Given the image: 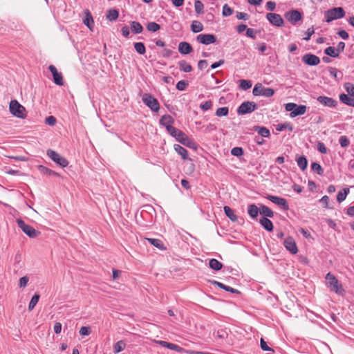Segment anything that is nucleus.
Instances as JSON below:
<instances>
[{"mask_svg":"<svg viewBox=\"0 0 354 354\" xmlns=\"http://www.w3.org/2000/svg\"><path fill=\"white\" fill-rule=\"evenodd\" d=\"M312 169L319 175H322L324 173L323 169L319 163L313 162L311 165Z\"/></svg>","mask_w":354,"mask_h":354,"instance_id":"nucleus-49","label":"nucleus"},{"mask_svg":"<svg viewBox=\"0 0 354 354\" xmlns=\"http://www.w3.org/2000/svg\"><path fill=\"white\" fill-rule=\"evenodd\" d=\"M151 245L160 250H165L166 248L164 246L162 241L158 239H146Z\"/></svg>","mask_w":354,"mask_h":354,"instance_id":"nucleus-30","label":"nucleus"},{"mask_svg":"<svg viewBox=\"0 0 354 354\" xmlns=\"http://www.w3.org/2000/svg\"><path fill=\"white\" fill-rule=\"evenodd\" d=\"M126 347V344L124 341L120 340L116 342L113 346V352L114 353H118L123 350H124Z\"/></svg>","mask_w":354,"mask_h":354,"instance_id":"nucleus-34","label":"nucleus"},{"mask_svg":"<svg viewBox=\"0 0 354 354\" xmlns=\"http://www.w3.org/2000/svg\"><path fill=\"white\" fill-rule=\"evenodd\" d=\"M188 85L187 82L185 80L179 81L176 84V88L179 91H184Z\"/></svg>","mask_w":354,"mask_h":354,"instance_id":"nucleus-60","label":"nucleus"},{"mask_svg":"<svg viewBox=\"0 0 354 354\" xmlns=\"http://www.w3.org/2000/svg\"><path fill=\"white\" fill-rule=\"evenodd\" d=\"M174 122V118L169 115H164L160 120V124L165 127L167 129H169V127H172Z\"/></svg>","mask_w":354,"mask_h":354,"instance_id":"nucleus-21","label":"nucleus"},{"mask_svg":"<svg viewBox=\"0 0 354 354\" xmlns=\"http://www.w3.org/2000/svg\"><path fill=\"white\" fill-rule=\"evenodd\" d=\"M261 225L268 231L273 230V224L272 221L266 217H262L259 220Z\"/></svg>","mask_w":354,"mask_h":354,"instance_id":"nucleus-23","label":"nucleus"},{"mask_svg":"<svg viewBox=\"0 0 354 354\" xmlns=\"http://www.w3.org/2000/svg\"><path fill=\"white\" fill-rule=\"evenodd\" d=\"M301 59L304 63L309 66H317L320 62L319 57L310 53L304 55Z\"/></svg>","mask_w":354,"mask_h":354,"instance_id":"nucleus-13","label":"nucleus"},{"mask_svg":"<svg viewBox=\"0 0 354 354\" xmlns=\"http://www.w3.org/2000/svg\"><path fill=\"white\" fill-rule=\"evenodd\" d=\"M178 51L183 55H187L193 51V48L189 43L182 41L178 44Z\"/></svg>","mask_w":354,"mask_h":354,"instance_id":"nucleus-20","label":"nucleus"},{"mask_svg":"<svg viewBox=\"0 0 354 354\" xmlns=\"http://www.w3.org/2000/svg\"><path fill=\"white\" fill-rule=\"evenodd\" d=\"M10 111L13 115L19 118H24L26 115L25 107L15 100L10 102Z\"/></svg>","mask_w":354,"mask_h":354,"instance_id":"nucleus-4","label":"nucleus"},{"mask_svg":"<svg viewBox=\"0 0 354 354\" xmlns=\"http://www.w3.org/2000/svg\"><path fill=\"white\" fill-rule=\"evenodd\" d=\"M209 267L214 270H220L222 267H223V264L218 261V260L215 259H212L209 261Z\"/></svg>","mask_w":354,"mask_h":354,"instance_id":"nucleus-35","label":"nucleus"},{"mask_svg":"<svg viewBox=\"0 0 354 354\" xmlns=\"http://www.w3.org/2000/svg\"><path fill=\"white\" fill-rule=\"evenodd\" d=\"M168 133L173 137L176 138V140L178 139V135L179 132H182L181 131L177 129L176 128L172 127H169V129H167Z\"/></svg>","mask_w":354,"mask_h":354,"instance_id":"nucleus-51","label":"nucleus"},{"mask_svg":"<svg viewBox=\"0 0 354 354\" xmlns=\"http://www.w3.org/2000/svg\"><path fill=\"white\" fill-rule=\"evenodd\" d=\"M223 209H224V212H225V215L233 222H235L237 221L238 219V217L237 216L234 214V210L230 208L229 206H225L223 207Z\"/></svg>","mask_w":354,"mask_h":354,"instance_id":"nucleus-28","label":"nucleus"},{"mask_svg":"<svg viewBox=\"0 0 354 354\" xmlns=\"http://www.w3.org/2000/svg\"><path fill=\"white\" fill-rule=\"evenodd\" d=\"M147 29L150 32H156L160 29V26L156 22H149L147 24Z\"/></svg>","mask_w":354,"mask_h":354,"instance_id":"nucleus-43","label":"nucleus"},{"mask_svg":"<svg viewBox=\"0 0 354 354\" xmlns=\"http://www.w3.org/2000/svg\"><path fill=\"white\" fill-rule=\"evenodd\" d=\"M47 155L52 160L62 167H66L68 165V161L65 158L61 156L58 153L53 150H48Z\"/></svg>","mask_w":354,"mask_h":354,"instance_id":"nucleus-8","label":"nucleus"},{"mask_svg":"<svg viewBox=\"0 0 354 354\" xmlns=\"http://www.w3.org/2000/svg\"><path fill=\"white\" fill-rule=\"evenodd\" d=\"M313 33L314 28L313 27L308 28V30L306 32V37L304 38V39L306 41L309 40Z\"/></svg>","mask_w":354,"mask_h":354,"instance_id":"nucleus-63","label":"nucleus"},{"mask_svg":"<svg viewBox=\"0 0 354 354\" xmlns=\"http://www.w3.org/2000/svg\"><path fill=\"white\" fill-rule=\"evenodd\" d=\"M324 53L326 55L330 56L332 57H337L339 55L338 52L337 51V50L334 47H332V46H329V47L326 48L324 50Z\"/></svg>","mask_w":354,"mask_h":354,"instance_id":"nucleus-38","label":"nucleus"},{"mask_svg":"<svg viewBox=\"0 0 354 354\" xmlns=\"http://www.w3.org/2000/svg\"><path fill=\"white\" fill-rule=\"evenodd\" d=\"M39 169H41V171L43 172L44 174H46L47 175H49V176H52V175H54V176H58V174L56 173L55 171L47 168V167H45L42 165H40L39 166Z\"/></svg>","mask_w":354,"mask_h":354,"instance_id":"nucleus-53","label":"nucleus"},{"mask_svg":"<svg viewBox=\"0 0 354 354\" xmlns=\"http://www.w3.org/2000/svg\"><path fill=\"white\" fill-rule=\"evenodd\" d=\"M262 91H263L262 84L261 83H257L255 84V86L253 88L252 93L255 96L261 95Z\"/></svg>","mask_w":354,"mask_h":354,"instance_id":"nucleus-47","label":"nucleus"},{"mask_svg":"<svg viewBox=\"0 0 354 354\" xmlns=\"http://www.w3.org/2000/svg\"><path fill=\"white\" fill-rule=\"evenodd\" d=\"M259 213L264 216L263 217L272 218L274 216V212L272 210L264 205H261L259 207Z\"/></svg>","mask_w":354,"mask_h":354,"instance_id":"nucleus-22","label":"nucleus"},{"mask_svg":"<svg viewBox=\"0 0 354 354\" xmlns=\"http://www.w3.org/2000/svg\"><path fill=\"white\" fill-rule=\"evenodd\" d=\"M91 333V329L88 326H82L80 329V334L82 336H86L90 335Z\"/></svg>","mask_w":354,"mask_h":354,"instance_id":"nucleus-56","label":"nucleus"},{"mask_svg":"<svg viewBox=\"0 0 354 354\" xmlns=\"http://www.w3.org/2000/svg\"><path fill=\"white\" fill-rule=\"evenodd\" d=\"M326 281L327 284L334 290L337 294L342 295L344 292V290L342 288V284L339 283L337 279L334 274L328 273L326 276Z\"/></svg>","mask_w":354,"mask_h":354,"instance_id":"nucleus-1","label":"nucleus"},{"mask_svg":"<svg viewBox=\"0 0 354 354\" xmlns=\"http://www.w3.org/2000/svg\"><path fill=\"white\" fill-rule=\"evenodd\" d=\"M156 343L161 345L163 347L167 348L170 350L175 351L178 353H183L185 351V350L183 348L173 343H169L162 340H157L156 341Z\"/></svg>","mask_w":354,"mask_h":354,"instance_id":"nucleus-16","label":"nucleus"},{"mask_svg":"<svg viewBox=\"0 0 354 354\" xmlns=\"http://www.w3.org/2000/svg\"><path fill=\"white\" fill-rule=\"evenodd\" d=\"M17 223L19 227H20L21 230L30 238H35L40 234L39 232L35 230V229L32 226L26 224L24 221L20 218L17 220Z\"/></svg>","mask_w":354,"mask_h":354,"instance_id":"nucleus-6","label":"nucleus"},{"mask_svg":"<svg viewBox=\"0 0 354 354\" xmlns=\"http://www.w3.org/2000/svg\"><path fill=\"white\" fill-rule=\"evenodd\" d=\"M287 111H290L291 118H295L297 115H304L306 111V106L305 105H297L295 103H288L285 106Z\"/></svg>","mask_w":354,"mask_h":354,"instance_id":"nucleus-3","label":"nucleus"},{"mask_svg":"<svg viewBox=\"0 0 354 354\" xmlns=\"http://www.w3.org/2000/svg\"><path fill=\"white\" fill-rule=\"evenodd\" d=\"M28 281L29 279L26 276L21 277L19 281V287L21 288H25L27 286Z\"/></svg>","mask_w":354,"mask_h":354,"instance_id":"nucleus-57","label":"nucleus"},{"mask_svg":"<svg viewBox=\"0 0 354 354\" xmlns=\"http://www.w3.org/2000/svg\"><path fill=\"white\" fill-rule=\"evenodd\" d=\"M83 23L90 29L92 30L91 24L93 23V19L88 10H86V16L85 18L83 20Z\"/></svg>","mask_w":354,"mask_h":354,"instance_id":"nucleus-32","label":"nucleus"},{"mask_svg":"<svg viewBox=\"0 0 354 354\" xmlns=\"http://www.w3.org/2000/svg\"><path fill=\"white\" fill-rule=\"evenodd\" d=\"M118 15L119 13L118 10L115 9H111L109 10L106 17L109 21H114L118 19Z\"/></svg>","mask_w":354,"mask_h":354,"instance_id":"nucleus-41","label":"nucleus"},{"mask_svg":"<svg viewBox=\"0 0 354 354\" xmlns=\"http://www.w3.org/2000/svg\"><path fill=\"white\" fill-rule=\"evenodd\" d=\"M248 212L251 218H256L258 216L259 208L256 205L251 204L248 206Z\"/></svg>","mask_w":354,"mask_h":354,"instance_id":"nucleus-29","label":"nucleus"},{"mask_svg":"<svg viewBox=\"0 0 354 354\" xmlns=\"http://www.w3.org/2000/svg\"><path fill=\"white\" fill-rule=\"evenodd\" d=\"M317 100L321 104L329 107H335L337 104V102L335 100L326 96H319Z\"/></svg>","mask_w":354,"mask_h":354,"instance_id":"nucleus-18","label":"nucleus"},{"mask_svg":"<svg viewBox=\"0 0 354 354\" xmlns=\"http://www.w3.org/2000/svg\"><path fill=\"white\" fill-rule=\"evenodd\" d=\"M46 123L50 126H54L56 123V118L54 116H48L46 118Z\"/></svg>","mask_w":354,"mask_h":354,"instance_id":"nucleus-62","label":"nucleus"},{"mask_svg":"<svg viewBox=\"0 0 354 354\" xmlns=\"http://www.w3.org/2000/svg\"><path fill=\"white\" fill-rule=\"evenodd\" d=\"M339 100L342 102L347 104L348 106H354V97H348V95L345 93H342L339 95Z\"/></svg>","mask_w":354,"mask_h":354,"instance_id":"nucleus-27","label":"nucleus"},{"mask_svg":"<svg viewBox=\"0 0 354 354\" xmlns=\"http://www.w3.org/2000/svg\"><path fill=\"white\" fill-rule=\"evenodd\" d=\"M191 29L193 32L197 33L203 30V26L200 21H194L191 25Z\"/></svg>","mask_w":354,"mask_h":354,"instance_id":"nucleus-33","label":"nucleus"},{"mask_svg":"<svg viewBox=\"0 0 354 354\" xmlns=\"http://www.w3.org/2000/svg\"><path fill=\"white\" fill-rule=\"evenodd\" d=\"M286 19L292 24H296L302 18L301 14L297 10H292L285 14Z\"/></svg>","mask_w":354,"mask_h":354,"instance_id":"nucleus-9","label":"nucleus"},{"mask_svg":"<svg viewBox=\"0 0 354 354\" xmlns=\"http://www.w3.org/2000/svg\"><path fill=\"white\" fill-rule=\"evenodd\" d=\"M48 68L53 76L54 82L57 85L62 86L64 84V80L62 73L57 71L54 65H50Z\"/></svg>","mask_w":354,"mask_h":354,"instance_id":"nucleus-14","label":"nucleus"},{"mask_svg":"<svg viewBox=\"0 0 354 354\" xmlns=\"http://www.w3.org/2000/svg\"><path fill=\"white\" fill-rule=\"evenodd\" d=\"M286 129H288L290 131H292L293 130L292 125L290 123H284V124H279L276 128V129L279 131H283Z\"/></svg>","mask_w":354,"mask_h":354,"instance_id":"nucleus-50","label":"nucleus"},{"mask_svg":"<svg viewBox=\"0 0 354 354\" xmlns=\"http://www.w3.org/2000/svg\"><path fill=\"white\" fill-rule=\"evenodd\" d=\"M257 108V105L256 103L253 102H243L237 109V113L239 115H245L247 113H250Z\"/></svg>","mask_w":354,"mask_h":354,"instance_id":"nucleus-7","label":"nucleus"},{"mask_svg":"<svg viewBox=\"0 0 354 354\" xmlns=\"http://www.w3.org/2000/svg\"><path fill=\"white\" fill-rule=\"evenodd\" d=\"M233 12V10L231 8L228 6L227 4H225L223 7V15L224 17L230 16Z\"/></svg>","mask_w":354,"mask_h":354,"instance_id":"nucleus-54","label":"nucleus"},{"mask_svg":"<svg viewBox=\"0 0 354 354\" xmlns=\"http://www.w3.org/2000/svg\"><path fill=\"white\" fill-rule=\"evenodd\" d=\"M156 343L161 345L163 347L167 348L170 350L175 351L178 353H183L185 351V350L183 348L173 343H169L162 340H157L156 341Z\"/></svg>","mask_w":354,"mask_h":354,"instance_id":"nucleus-15","label":"nucleus"},{"mask_svg":"<svg viewBox=\"0 0 354 354\" xmlns=\"http://www.w3.org/2000/svg\"><path fill=\"white\" fill-rule=\"evenodd\" d=\"M39 297H40V296L38 294H35L32 297V299L29 303V305H28V310L30 311H31L35 308V306L37 305V304L39 301Z\"/></svg>","mask_w":354,"mask_h":354,"instance_id":"nucleus-42","label":"nucleus"},{"mask_svg":"<svg viewBox=\"0 0 354 354\" xmlns=\"http://www.w3.org/2000/svg\"><path fill=\"white\" fill-rule=\"evenodd\" d=\"M326 21L329 23L335 19H341L345 16V11L341 7L334 8L325 13Z\"/></svg>","mask_w":354,"mask_h":354,"instance_id":"nucleus-2","label":"nucleus"},{"mask_svg":"<svg viewBox=\"0 0 354 354\" xmlns=\"http://www.w3.org/2000/svg\"><path fill=\"white\" fill-rule=\"evenodd\" d=\"M134 48L136 51L140 55H144L146 52V48L143 43L136 42L134 44Z\"/></svg>","mask_w":354,"mask_h":354,"instance_id":"nucleus-39","label":"nucleus"},{"mask_svg":"<svg viewBox=\"0 0 354 354\" xmlns=\"http://www.w3.org/2000/svg\"><path fill=\"white\" fill-rule=\"evenodd\" d=\"M200 107L203 111L209 110L212 107V102L210 100L206 101L205 102L201 104Z\"/></svg>","mask_w":354,"mask_h":354,"instance_id":"nucleus-61","label":"nucleus"},{"mask_svg":"<svg viewBox=\"0 0 354 354\" xmlns=\"http://www.w3.org/2000/svg\"><path fill=\"white\" fill-rule=\"evenodd\" d=\"M260 346H261V349L263 351H274V350L272 348H271L270 347H269L267 345L266 342L263 338L261 339Z\"/></svg>","mask_w":354,"mask_h":354,"instance_id":"nucleus-59","label":"nucleus"},{"mask_svg":"<svg viewBox=\"0 0 354 354\" xmlns=\"http://www.w3.org/2000/svg\"><path fill=\"white\" fill-rule=\"evenodd\" d=\"M142 101L145 105L151 109L153 111L157 112L160 109V104L151 94L145 93L142 96Z\"/></svg>","mask_w":354,"mask_h":354,"instance_id":"nucleus-5","label":"nucleus"},{"mask_svg":"<svg viewBox=\"0 0 354 354\" xmlns=\"http://www.w3.org/2000/svg\"><path fill=\"white\" fill-rule=\"evenodd\" d=\"M274 93V89L271 88H263L262 94L261 95L265 97H272Z\"/></svg>","mask_w":354,"mask_h":354,"instance_id":"nucleus-52","label":"nucleus"},{"mask_svg":"<svg viewBox=\"0 0 354 354\" xmlns=\"http://www.w3.org/2000/svg\"><path fill=\"white\" fill-rule=\"evenodd\" d=\"M196 40L201 44L209 45L216 41V37L212 34H201L196 37Z\"/></svg>","mask_w":354,"mask_h":354,"instance_id":"nucleus-12","label":"nucleus"},{"mask_svg":"<svg viewBox=\"0 0 354 354\" xmlns=\"http://www.w3.org/2000/svg\"><path fill=\"white\" fill-rule=\"evenodd\" d=\"M194 8H195V10L196 12L198 13V14H202L203 13L204 10V6H203V3L199 1V0H196L195 2H194Z\"/></svg>","mask_w":354,"mask_h":354,"instance_id":"nucleus-44","label":"nucleus"},{"mask_svg":"<svg viewBox=\"0 0 354 354\" xmlns=\"http://www.w3.org/2000/svg\"><path fill=\"white\" fill-rule=\"evenodd\" d=\"M229 113V109L226 106L217 109L216 115L218 117L226 116Z\"/></svg>","mask_w":354,"mask_h":354,"instance_id":"nucleus-46","label":"nucleus"},{"mask_svg":"<svg viewBox=\"0 0 354 354\" xmlns=\"http://www.w3.org/2000/svg\"><path fill=\"white\" fill-rule=\"evenodd\" d=\"M254 130L263 138H268L270 136V131L266 127L254 126Z\"/></svg>","mask_w":354,"mask_h":354,"instance_id":"nucleus-25","label":"nucleus"},{"mask_svg":"<svg viewBox=\"0 0 354 354\" xmlns=\"http://www.w3.org/2000/svg\"><path fill=\"white\" fill-rule=\"evenodd\" d=\"M252 86V82L250 80H240L239 87L243 90H248Z\"/></svg>","mask_w":354,"mask_h":354,"instance_id":"nucleus-45","label":"nucleus"},{"mask_svg":"<svg viewBox=\"0 0 354 354\" xmlns=\"http://www.w3.org/2000/svg\"><path fill=\"white\" fill-rule=\"evenodd\" d=\"M231 153L235 156H241L243 153V150L241 147H234L231 150Z\"/></svg>","mask_w":354,"mask_h":354,"instance_id":"nucleus-58","label":"nucleus"},{"mask_svg":"<svg viewBox=\"0 0 354 354\" xmlns=\"http://www.w3.org/2000/svg\"><path fill=\"white\" fill-rule=\"evenodd\" d=\"M180 71L188 73L192 71V67L190 64L187 63L185 61H180L178 63Z\"/></svg>","mask_w":354,"mask_h":354,"instance_id":"nucleus-40","label":"nucleus"},{"mask_svg":"<svg viewBox=\"0 0 354 354\" xmlns=\"http://www.w3.org/2000/svg\"><path fill=\"white\" fill-rule=\"evenodd\" d=\"M174 150L182 157L183 159L186 160L188 158V152L186 149L180 145H174Z\"/></svg>","mask_w":354,"mask_h":354,"instance_id":"nucleus-26","label":"nucleus"},{"mask_svg":"<svg viewBox=\"0 0 354 354\" xmlns=\"http://www.w3.org/2000/svg\"><path fill=\"white\" fill-rule=\"evenodd\" d=\"M297 162L298 166L302 171H304L307 168L308 162L304 156L299 157L297 160Z\"/></svg>","mask_w":354,"mask_h":354,"instance_id":"nucleus-37","label":"nucleus"},{"mask_svg":"<svg viewBox=\"0 0 354 354\" xmlns=\"http://www.w3.org/2000/svg\"><path fill=\"white\" fill-rule=\"evenodd\" d=\"M349 193V189L348 188H344L342 191H339L337 196V200L339 203L342 202L344 201L346 198V196Z\"/></svg>","mask_w":354,"mask_h":354,"instance_id":"nucleus-36","label":"nucleus"},{"mask_svg":"<svg viewBox=\"0 0 354 354\" xmlns=\"http://www.w3.org/2000/svg\"><path fill=\"white\" fill-rule=\"evenodd\" d=\"M177 140L187 147H194L195 144L183 132L178 133Z\"/></svg>","mask_w":354,"mask_h":354,"instance_id":"nucleus-19","label":"nucleus"},{"mask_svg":"<svg viewBox=\"0 0 354 354\" xmlns=\"http://www.w3.org/2000/svg\"><path fill=\"white\" fill-rule=\"evenodd\" d=\"M212 283H213L214 285H216L218 287H219L221 289H223L227 292H230L232 293H239L240 292L236 290V289H234L232 287H230L228 286H226L221 282H218V281H211Z\"/></svg>","mask_w":354,"mask_h":354,"instance_id":"nucleus-24","label":"nucleus"},{"mask_svg":"<svg viewBox=\"0 0 354 354\" xmlns=\"http://www.w3.org/2000/svg\"><path fill=\"white\" fill-rule=\"evenodd\" d=\"M131 30L134 34L141 33L143 30L142 25L137 21H132L131 23Z\"/></svg>","mask_w":354,"mask_h":354,"instance_id":"nucleus-31","label":"nucleus"},{"mask_svg":"<svg viewBox=\"0 0 354 354\" xmlns=\"http://www.w3.org/2000/svg\"><path fill=\"white\" fill-rule=\"evenodd\" d=\"M267 19L274 26L281 27L283 24V19L280 15L270 12L266 15Z\"/></svg>","mask_w":354,"mask_h":354,"instance_id":"nucleus-10","label":"nucleus"},{"mask_svg":"<svg viewBox=\"0 0 354 354\" xmlns=\"http://www.w3.org/2000/svg\"><path fill=\"white\" fill-rule=\"evenodd\" d=\"M285 248L290 251L292 254H296L298 252V249L294 239L291 236H288L284 241Z\"/></svg>","mask_w":354,"mask_h":354,"instance_id":"nucleus-17","label":"nucleus"},{"mask_svg":"<svg viewBox=\"0 0 354 354\" xmlns=\"http://www.w3.org/2000/svg\"><path fill=\"white\" fill-rule=\"evenodd\" d=\"M236 17L238 19L247 20L249 19V15L245 12H238L236 14Z\"/></svg>","mask_w":354,"mask_h":354,"instance_id":"nucleus-64","label":"nucleus"},{"mask_svg":"<svg viewBox=\"0 0 354 354\" xmlns=\"http://www.w3.org/2000/svg\"><path fill=\"white\" fill-rule=\"evenodd\" d=\"M339 142L342 147H346L348 146L350 142L346 136H342L339 139Z\"/></svg>","mask_w":354,"mask_h":354,"instance_id":"nucleus-55","label":"nucleus"},{"mask_svg":"<svg viewBox=\"0 0 354 354\" xmlns=\"http://www.w3.org/2000/svg\"><path fill=\"white\" fill-rule=\"evenodd\" d=\"M266 198L270 201L271 202L277 204L280 207H281L284 210H288L289 209V206L288 205L287 201L283 198H280L276 196L268 195Z\"/></svg>","mask_w":354,"mask_h":354,"instance_id":"nucleus-11","label":"nucleus"},{"mask_svg":"<svg viewBox=\"0 0 354 354\" xmlns=\"http://www.w3.org/2000/svg\"><path fill=\"white\" fill-rule=\"evenodd\" d=\"M344 88L348 95H350L351 97H354V85L352 83H345Z\"/></svg>","mask_w":354,"mask_h":354,"instance_id":"nucleus-48","label":"nucleus"}]
</instances>
